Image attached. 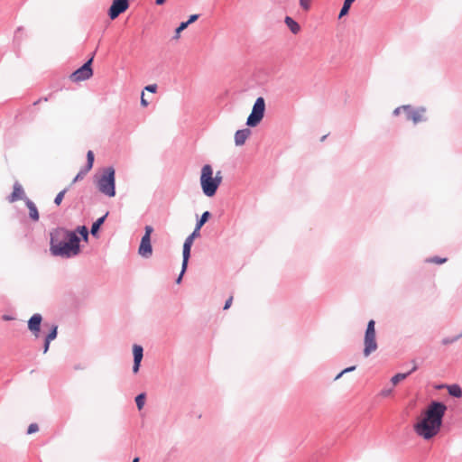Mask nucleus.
Returning <instances> with one entry per match:
<instances>
[{"label":"nucleus","mask_w":462,"mask_h":462,"mask_svg":"<svg viewBox=\"0 0 462 462\" xmlns=\"http://www.w3.org/2000/svg\"><path fill=\"white\" fill-rule=\"evenodd\" d=\"M265 111H266L265 99L263 98V97H258L254 103L251 114L263 118L264 115H265Z\"/></svg>","instance_id":"16"},{"label":"nucleus","mask_w":462,"mask_h":462,"mask_svg":"<svg viewBox=\"0 0 462 462\" xmlns=\"http://www.w3.org/2000/svg\"><path fill=\"white\" fill-rule=\"evenodd\" d=\"M200 236V231L194 228L193 231L186 237L183 245L192 247L195 239L199 238Z\"/></svg>","instance_id":"25"},{"label":"nucleus","mask_w":462,"mask_h":462,"mask_svg":"<svg viewBox=\"0 0 462 462\" xmlns=\"http://www.w3.org/2000/svg\"><path fill=\"white\" fill-rule=\"evenodd\" d=\"M356 367H357L356 365H353L347 366V367L343 369V373L344 374H347V373L353 372V371H355L356 369Z\"/></svg>","instance_id":"48"},{"label":"nucleus","mask_w":462,"mask_h":462,"mask_svg":"<svg viewBox=\"0 0 462 462\" xmlns=\"http://www.w3.org/2000/svg\"><path fill=\"white\" fill-rule=\"evenodd\" d=\"M42 103V100H40V97L35 100L31 106H32V107H35L36 106H38L39 104Z\"/></svg>","instance_id":"57"},{"label":"nucleus","mask_w":462,"mask_h":462,"mask_svg":"<svg viewBox=\"0 0 462 462\" xmlns=\"http://www.w3.org/2000/svg\"><path fill=\"white\" fill-rule=\"evenodd\" d=\"M166 2L167 0H154L156 5H163Z\"/></svg>","instance_id":"55"},{"label":"nucleus","mask_w":462,"mask_h":462,"mask_svg":"<svg viewBox=\"0 0 462 462\" xmlns=\"http://www.w3.org/2000/svg\"><path fill=\"white\" fill-rule=\"evenodd\" d=\"M328 134H325L320 138V142H324Z\"/></svg>","instance_id":"59"},{"label":"nucleus","mask_w":462,"mask_h":462,"mask_svg":"<svg viewBox=\"0 0 462 462\" xmlns=\"http://www.w3.org/2000/svg\"><path fill=\"white\" fill-rule=\"evenodd\" d=\"M188 265H189V261L182 260L181 270H180V272H182V273H185L187 272Z\"/></svg>","instance_id":"50"},{"label":"nucleus","mask_w":462,"mask_h":462,"mask_svg":"<svg viewBox=\"0 0 462 462\" xmlns=\"http://www.w3.org/2000/svg\"><path fill=\"white\" fill-rule=\"evenodd\" d=\"M213 168L210 164L206 163L202 166L199 182L203 194L208 198H213L219 188L217 185V180L213 178Z\"/></svg>","instance_id":"4"},{"label":"nucleus","mask_w":462,"mask_h":462,"mask_svg":"<svg viewBox=\"0 0 462 462\" xmlns=\"http://www.w3.org/2000/svg\"><path fill=\"white\" fill-rule=\"evenodd\" d=\"M53 95H54V93L51 92V93H50L47 96L41 97L40 100H42V102H47V101L51 100L53 97Z\"/></svg>","instance_id":"49"},{"label":"nucleus","mask_w":462,"mask_h":462,"mask_svg":"<svg viewBox=\"0 0 462 462\" xmlns=\"http://www.w3.org/2000/svg\"><path fill=\"white\" fill-rule=\"evenodd\" d=\"M447 411L448 406L444 402L432 400L429 403L423 418L414 424V432L424 440H430L440 431Z\"/></svg>","instance_id":"2"},{"label":"nucleus","mask_w":462,"mask_h":462,"mask_svg":"<svg viewBox=\"0 0 462 462\" xmlns=\"http://www.w3.org/2000/svg\"><path fill=\"white\" fill-rule=\"evenodd\" d=\"M133 360L142 361L143 358V347L142 345L134 343L132 346Z\"/></svg>","instance_id":"21"},{"label":"nucleus","mask_w":462,"mask_h":462,"mask_svg":"<svg viewBox=\"0 0 462 462\" xmlns=\"http://www.w3.org/2000/svg\"><path fill=\"white\" fill-rule=\"evenodd\" d=\"M377 347L375 321L374 319H369L364 335V356L368 357L372 353L376 351Z\"/></svg>","instance_id":"5"},{"label":"nucleus","mask_w":462,"mask_h":462,"mask_svg":"<svg viewBox=\"0 0 462 462\" xmlns=\"http://www.w3.org/2000/svg\"><path fill=\"white\" fill-rule=\"evenodd\" d=\"M69 189H70L69 187H66L63 189H61L60 192H58V194L56 195V197L54 198V200H53V203L56 206H60L61 204L66 193L69 190Z\"/></svg>","instance_id":"28"},{"label":"nucleus","mask_w":462,"mask_h":462,"mask_svg":"<svg viewBox=\"0 0 462 462\" xmlns=\"http://www.w3.org/2000/svg\"><path fill=\"white\" fill-rule=\"evenodd\" d=\"M345 374L343 373V370H341L333 379V381H337L340 379Z\"/></svg>","instance_id":"54"},{"label":"nucleus","mask_w":462,"mask_h":462,"mask_svg":"<svg viewBox=\"0 0 462 462\" xmlns=\"http://www.w3.org/2000/svg\"><path fill=\"white\" fill-rule=\"evenodd\" d=\"M183 275H184V273H182V272H180V273H179V275L176 277V279H175V282H176L177 284H180V283L182 282Z\"/></svg>","instance_id":"52"},{"label":"nucleus","mask_w":462,"mask_h":462,"mask_svg":"<svg viewBox=\"0 0 462 462\" xmlns=\"http://www.w3.org/2000/svg\"><path fill=\"white\" fill-rule=\"evenodd\" d=\"M149 103L150 102L147 99L144 98L143 91L142 92V96H141V100H140L141 106L147 107L149 106Z\"/></svg>","instance_id":"46"},{"label":"nucleus","mask_w":462,"mask_h":462,"mask_svg":"<svg viewBox=\"0 0 462 462\" xmlns=\"http://www.w3.org/2000/svg\"><path fill=\"white\" fill-rule=\"evenodd\" d=\"M457 340H458V337H457V336L446 337L442 338L441 344L446 346V345L453 344V343L457 342Z\"/></svg>","instance_id":"38"},{"label":"nucleus","mask_w":462,"mask_h":462,"mask_svg":"<svg viewBox=\"0 0 462 462\" xmlns=\"http://www.w3.org/2000/svg\"><path fill=\"white\" fill-rule=\"evenodd\" d=\"M410 376V373H396L394 374L392 377H391V380L390 382L393 384V385H396L398 384L399 383H401L402 381L405 380L407 377Z\"/></svg>","instance_id":"26"},{"label":"nucleus","mask_w":462,"mask_h":462,"mask_svg":"<svg viewBox=\"0 0 462 462\" xmlns=\"http://www.w3.org/2000/svg\"><path fill=\"white\" fill-rule=\"evenodd\" d=\"M263 119V118L250 113L246 119L245 125L249 129H251L253 127H256L257 125H259Z\"/></svg>","instance_id":"22"},{"label":"nucleus","mask_w":462,"mask_h":462,"mask_svg":"<svg viewBox=\"0 0 462 462\" xmlns=\"http://www.w3.org/2000/svg\"><path fill=\"white\" fill-rule=\"evenodd\" d=\"M23 31V26H19V27H17V29L14 32V41L13 42H14V45L15 48H19V46H20V43H21V41H22L20 33H22Z\"/></svg>","instance_id":"31"},{"label":"nucleus","mask_w":462,"mask_h":462,"mask_svg":"<svg viewBox=\"0 0 462 462\" xmlns=\"http://www.w3.org/2000/svg\"><path fill=\"white\" fill-rule=\"evenodd\" d=\"M212 217V213L208 210L204 211L199 217L197 216L195 227L198 230H201V227Z\"/></svg>","instance_id":"20"},{"label":"nucleus","mask_w":462,"mask_h":462,"mask_svg":"<svg viewBox=\"0 0 462 462\" xmlns=\"http://www.w3.org/2000/svg\"><path fill=\"white\" fill-rule=\"evenodd\" d=\"M140 461V457H134V459L132 460V462H139Z\"/></svg>","instance_id":"58"},{"label":"nucleus","mask_w":462,"mask_h":462,"mask_svg":"<svg viewBox=\"0 0 462 462\" xmlns=\"http://www.w3.org/2000/svg\"><path fill=\"white\" fill-rule=\"evenodd\" d=\"M44 328H48L47 332L43 333L42 353L46 354L50 349L51 341L55 340L58 337V324L45 322Z\"/></svg>","instance_id":"10"},{"label":"nucleus","mask_w":462,"mask_h":462,"mask_svg":"<svg viewBox=\"0 0 462 462\" xmlns=\"http://www.w3.org/2000/svg\"><path fill=\"white\" fill-rule=\"evenodd\" d=\"M95 163V153L92 150H88L86 154V162L84 166L87 169L92 170Z\"/></svg>","instance_id":"27"},{"label":"nucleus","mask_w":462,"mask_h":462,"mask_svg":"<svg viewBox=\"0 0 462 462\" xmlns=\"http://www.w3.org/2000/svg\"><path fill=\"white\" fill-rule=\"evenodd\" d=\"M91 170L87 169L85 166H82L79 171L75 175L70 184L68 186L71 188L75 183L84 179V177Z\"/></svg>","instance_id":"24"},{"label":"nucleus","mask_w":462,"mask_h":462,"mask_svg":"<svg viewBox=\"0 0 462 462\" xmlns=\"http://www.w3.org/2000/svg\"><path fill=\"white\" fill-rule=\"evenodd\" d=\"M406 106V105H402V106H400L398 107H396L393 112V116H398L402 111L404 112V107Z\"/></svg>","instance_id":"45"},{"label":"nucleus","mask_w":462,"mask_h":462,"mask_svg":"<svg viewBox=\"0 0 462 462\" xmlns=\"http://www.w3.org/2000/svg\"><path fill=\"white\" fill-rule=\"evenodd\" d=\"M26 195L23 189V187L19 181H15L13 186V191L7 196V200L10 203H14L19 200L25 199Z\"/></svg>","instance_id":"12"},{"label":"nucleus","mask_w":462,"mask_h":462,"mask_svg":"<svg viewBox=\"0 0 462 462\" xmlns=\"http://www.w3.org/2000/svg\"><path fill=\"white\" fill-rule=\"evenodd\" d=\"M411 363L413 364V365L411 366V368L409 371L406 372V373H410V375L419 369V366L416 364L414 359L411 360Z\"/></svg>","instance_id":"47"},{"label":"nucleus","mask_w":462,"mask_h":462,"mask_svg":"<svg viewBox=\"0 0 462 462\" xmlns=\"http://www.w3.org/2000/svg\"><path fill=\"white\" fill-rule=\"evenodd\" d=\"M24 238L26 239L29 245H32L34 242L32 228L30 226H26V230L24 233Z\"/></svg>","instance_id":"32"},{"label":"nucleus","mask_w":462,"mask_h":462,"mask_svg":"<svg viewBox=\"0 0 462 462\" xmlns=\"http://www.w3.org/2000/svg\"><path fill=\"white\" fill-rule=\"evenodd\" d=\"M93 75L92 60H86L81 66L69 74V79L74 83H79L91 79Z\"/></svg>","instance_id":"6"},{"label":"nucleus","mask_w":462,"mask_h":462,"mask_svg":"<svg viewBox=\"0 0 462 462\" xmlns=\"http://www.w3.org/2000/svg\"><path fill=\"white\" fill-rule=\"evenodd\" d=\"M97 189L107 198L116 195V169L113 165L100 168L93 176Z\"/></svg>","instance_id":"3"},{"label":"nucleus","mask_w":462,"mask_h":462,"mask_svg":"<svg viewBox=\"0 0 462 462\" xmlns=\"http://www.w3.org/2000/svg\"><path fill=\"white\" fill-rule=\"evenodd\" d=\"M154 228L151 225H146L144 226V234L143 235L142 238L143 239H151L152 240V234L153 233Z\"/></svg>","instance_id":"34"},{"label":"nucleus","mask_w":462,"mask_h":462,"mask_svg":"<svg viewBox=\"0 0 462 462\" xmlns=\"http://www.w3.org/2000/svg\"><path fill=\"white\" fill-rule=\"evenodd\" d=\"M130 1L131 0H112V3L107 9L108 18L114 21L122 14H125L130 7Z\"/></svg>","instance_id":"7"},{"label":"nucleus","mask_w":462,"mask_h":462,"mask_svg":"<svg viewBox=\"0 0 462 462\" xmlns=\"http://www.w3.org/2000/svg\"><path fill=\"white\" fill-rule=\"evenodd\" d=\"M43 317L41 313L32 314L27 321V328L31 334L39 338L42 336V328H44Z\"/></svg>","instance_id":"9"},{"label":"nucleus","mask_w":462,"mask_h":462,"mask_svg":"<svg viewBox=\"0 0 462 462\" xmlns=\"http://www.w3.org/2000/svg\"><path fill=\"white\" fill-rule=\"evenodd\" d=\"M232 302H233V296H229V297L226 300V301H225V303H224L223 310H228V309L231 307Z\"/></svg>","instance_id":"43"},{"label":"nucleus","mask_w":462,"mask_h":462,"mask_svg":"<svg viewBox=\"0 0 462 462\" xmlns=\"http://www.w3.org/2000/svg\"><path fill=\"white\" fill-rule=\"evenodd\" d=\"M448 389V393L453 398H462V387L458 383H451L444 385Z\"/></svg>","instance_id":"19"},{"label":"nucleus","mask_w":462,"mask_h":462,"mask_svg":"<svg viewBox=\"0 0 462 462\" xmlns=\"http://www.w3.org/2000/svg\"><path fill=\"white\" fill-rule=\"evenodd\" d=\"M146 399L147 394L145 392H141L134 397V402L138 411H142L143 409L146 402Z\"/></svg>","instance_id":"23"},{"label":"nucleus","mask_w":462,"mask_h":462,"mask_svg":"<svg viewBox=\"0 0 462 462\" xmlns=\"http://www.w3.org/2000/svg\"><path fill=\"white\" fill-rule=\"evenodd\" d=\"M284 23L288 27V29L293 34H297L300 31V23L291 16L286 15L284 18Z\"/></svg>","instance_id":"18"},{"label":"nucleus","mask_w":462,"mask_h":462,"mask_svg":"<svg viewBox=\"0 0 462 462\" xmlns=\"http://www.w3.org/2000/svg\"><path fill=\"white\" fill-rule=\"evenodd\" d=\"M187 24L182 21L179 23V25L174 29V34L172 36V40H179L180 38V33L186 30Z\"/></svg>","instance_id":"29"},{"label":"nucleus","mask_w":462,"mask_h":462,"mask_svg":"<svg viewBox=\"0 0 462 462\" xmlns=\"http://www.w3.org/2000/svg\"><path fill=\"white\" fill-rule=\"evenodd\" d=\"M447 261H448L447 257H441V256H439V255H434V256H431V257H429V258L426 259L427 263H435V264H438V265L443 264Z\"/></svg>","instance_id":"30"},{"label":"nucleus","mask_w":462,"mask_h":462,"mask_svg":"<svg viewBox=\"0 0 462 462\" xmlns=\"http://www.w3.org/2000/svg\"><path fill=\"white\" fill-rule=\"evenodd\" d=\"M311 0H299L300 6L304 11H309L311 7Z\"/></svg>","instance_id":"39"},{"label":"nucleus","mask_w":462,"mask_h":462,"mask_svg":"<svg viewBox=\"0 0 462 462\" xmlns=\"http://www.w3.org/2000/svg\"><path fill=\"white\" fill-rule=\"evenodd\" d=\"M354 2H355V0H344L343 4L351 7V5H353Z\"/></svg>","instance_id":"56"},{"label":"nucleus","mask_w":462,"mask_h":462,"mask_svg":"<svg viewBox=\"0 0 462 462\" xmlns=\"http://www.w3.org/2000/svg\"><path fill=\"white\" fill-rule=\"evenodd\" d=\"M199 17H200V14H192L189 15V17L186 21H182V22L186 23L187 27H189L191 23H195Z\"/></svg>","instance_id":"35"},{"label":"nucleus","mask_w":462,"mask_h":462,"mask_svg":"<svg viewBox=\"0 0 462 462\" xmlns=\"http://www.w3.org/2000/svg\"><path fill=\"white\" fill-rule=\"evenodd\" d=\"M392 393H393V388H384V389L381 390L380 395L383 397H387V396L391 395Z\"/></svg>","instance_id":"44"},{"label":"nucleus","mask_w":462,"mask_h":462,"mask_svg":"<svg viewBox=\"0 0 462 462\" xmlns=\"http://www.w3.org/2000/svg\"><path fill=\"white\" fill-rule=\"evenodd\" d=\"M2 319H3V320H5V321H10V320H14V317L13 315H11V314H4V315L2 316Z\"/></svg>","instance_id":"51"},{"label":"nucleus","mask_w":462,"mask_h":462,"mask_svg":"<svg viewBox=\"0 0 462 462\" xmlns=\"http://www.w3.org/2000/svg\"><path fill=\"white\" fill-rule=\"evenodd\" d=\"M157 89H158L157 84L153 83V84H149V85L145 86L143 90H146L149 93L154 94L157 92Z\"/></svg>","instance_id":"41"},{"label":"nucleus","mask_w":462,"mask_h":462,"mask_svg":"<svg viewBox=\"0 0 462 462\" xmlns=\"http://www.w3.org/2000/svg\"><path fill=\"white\" fill-rule=\"evenodd\" d=\"M38 111V108L28 106L23 112L19 111L15 115L14 120L16 122L31 123L36 118Z\"/></svg>","instance_id":"11"},{"label":"nucleus","mask_w":462,"mask_h":462,"mask_svg":"<svg viewBox=\"0 0 462 462\" xmlns=\"http://www.w3.org/2000/svg\"><path fill=\"white\" fill-rule=\"evenodd\" d=\"M16 56L19 57V51H16Z\"/></svg>","instance_id":"60"},{"label":"nucleus","mask_w":462,"mask_h":462,"mask_svg":"<svg viewBox=\"0 0 462 462\" xmlns=\"http://www.w3.org/2000/svg\"><path fill=\"white\" fill-rule=\"evenodd\" d=\"M96 52H97V50H95L94 51H92L88 57L87 58V60H92V63L94 62V58H95V55H96Z\"/></svg>","instance_id":"53"},{"label":"nucleus","mask_w":462,"mask_h":462,"mask_svg":"<svg viewBox=\"0 0 462 462\" xmlns=\"http://www.w3.org/2000/svg\"><path fill=\"white\" fill-rule=\"evenodd\" d=\"M213 178L214 180H217V185L219 187L223 180L221 171H217L215 176L213 175Z\"/></svg>","instance_id":"42"},{"label":"nucleus","mask_w":462,"mask_h":462,"mask_svg":"<svg viewBox=\"0 0 462 462\" xmlns=\"http://www.w3.org/2000/svg\"><path fill=\"white\" fill-rule=\"evenodd\" d=\"M191 256V246L182 245V260L189 261Z\"/></svg>","instance_id":"33"},{"label":"nucleus","mask_w":462,"mask_h":462,"mask_svg":"<svg viewBox=\"0 0 462 462\" xmlns=\"http://www.w3.org/2000/svg\"><path fill=\"white\" fill-rule=\"evenodd\" d=\"M350 9H351V7H349V6H347V5L343 4L341 8H340V10H339L338 19H341L344 16H346L349 14Z\"/></svg>","instance_id":"37"},{"label":"nucleus","mask_w":462,"mask_h":462,"mask_svg":"<svg viewBox=\"0 0 462 462\" xmlns=\"http://www.w3.org/2000/svg\"><path fill=\"white\" fill-rule=\"evenodd\" d=\"M425 112L426 108L424 106H419L415 108L411 105H406L404 107L406 119L411 121L414 125L427 121V117H425L423 115Z\"/></svg>","instance_id":"8"},{"label":"nucleus","mask_w":462,"mask_h":462,"mask_svg":"<svg viewBox=\"0 0 462 462\" xmlns=\"http://www.w3.org/2000/svg\"><path fill=\"white\" fill-rule=\"evenodd\" d=\"M138 254L143 258H149L152 254V245L151 239L141 238L138 246Z\"/></svg>","instance_id":"14"},{"label":"nucleus","mask_w":462,"mask_h":462,"mask_svg":"<svg viewBox=\"0 0 462 462\" xmlns=\"http://www.w3.org/2000/svg\"><path fill=\"white\" fill-rule=\"evenodd\" d=\"M141 365H142V361L133 360V366H132L133 374H138L140 371Z\"/></svg>","instance_id":"40"},{"label":"nucleus","mask_w":462,"mask_h":462,"mask_svg":"<svg viewBox=\"0 0 462 462\" xmlns=\"http://www.w3.org/2000/svg\"><path fill=\"white\" fill-rule=\"evenodd\" d=\"M39 429H40L39 425L36 422H32V423L29 424V426L27 427L26 434L30 435V434L36 433L39 431Z\"/></svg>","instance_id":"36"},{"label":"nucleus","mask_w":462,"mask_h":462,"mask_svg":"<svg viewBox=\"0 0 462 462\" xmlns=\"http://www.w3.org/2000/svg\"><path fill=\"white\" fill-rule=\"evenodd\" d=\"M109 214V211H106L103 216L97 217L91 225V227L89 229V234L92 235L94 238H99L100 233L102 230V226L105 224L107 216Z\"/></svg>","instance_id":"13"},{"label":"nucleus","mask_w":462,"mask_h":462,"mask_svg":"<svg viewBox=\"0 0 462 462\" xmlns=\"http://www.w3.org/2000/svg\"><path fill=\"white\" fill-rule=\"evenodd\" d=\"M24 205L28 208L29 218L32 222H38L39 219H40V213H39V210H38V208H37L36 204L32 199H30L29 198H25Z\"/></svg>","instance_id":"17"},{"label":"nucleus","mask_w":462,"mask_h":462,"mask_svg":"<svg viewBox=\"0 0 462 462\" xmlns=\"http://www.w3.org/2000/svg\"><path fill=\"white\" fill-rule=\"evenodd\" d=\"M251 134L252 131L248 127L236 130L234 136L236 146H243Z\"/></svg>","instance_id":"15"},{"label":"nucleus","mask_w":462,"mask_h":462,"mask_svg":"<svg viewBox=\"0 0 462 462\" xmlns=\"http://www.w3.org/2000/svg\"><path fill=\"white\" fill-rule=\"evenodd\" d=\"M50 254L54 257L71 259L79 256L89 241V228L86 225H78L69 229L56 226L50 231Z\"/></svg>","instance_id":"1"}]
</instances>
